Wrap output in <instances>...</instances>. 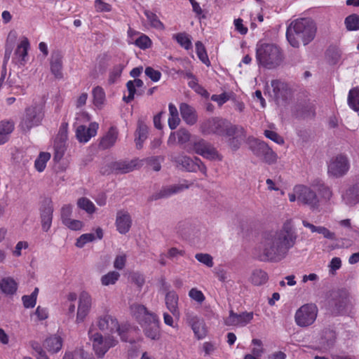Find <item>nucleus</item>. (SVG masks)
<instances>
[{
    "mask_svg": "<svg viewBox=\"0 0 359 359\" xmlns=\"http://www.w3.org/2000/svg\"><path fill=\"white\" fill-rule=\"evenodd\" d=\"M186 318L188 324L191 327L196 338L201 339L205 337L206 332L203 321L193 313H187Z\"/></svg>",
    "mask_w": 359,
    "mask_h": 359,
    "instance_id": "20",
    "label": "nucleus"
},
{
    "mask_svg": "<svg viewBox=\"0 0 359 359\" xmlns=\"http://www.w3.org/2000/svg\"><path fill=\"white\" fill-rule=\"evenodd\" d=\"M124 66L123 65H117L113 67L109 73V82L114 83L121 76Z\"/></svg>",
    "mask_w": 359,
    "mask_h": 359,
    "instance_id": "56",
    "label": "nucleus"
},
{
    "mask_svg": "<svg viewBox=\"0 0 359 359\" xmlns=\"http://www.w3.org/2000/svg\"><path fill=\"white\" fill-rule=\"evenodd\" d=\"M132 222L131 216L128 211L120 210L116 212L115 226L119 233H127L131 228Z\"/></svg>",
    "mask_w": 359,
    "mask_h": 359,
    "instance_id": "19",
    "label": "nucleus"
},
{
    "mask_svg": "<svg viewBox=\"0 0 359 359\" xmlns=\"http://www.w3.org/2000/svg\"><path fill=\"white\" fill-rule=\"evenodd\" d=\"M78 208L85 211L88 215H93L96 212L97 208L95 204L86 197H81L77 200Z\"/></svg>",
    "mask_w": 359,
    "mask_h": 359,
    "instance_id": "36",
    "label": "nucleus"
},
{
    "mask_svg": "<svg viewBox=\"0 0 359 359\" xmlns=\"http://www.w3.org/2000/svg\"><path fill=\"white\" fill-rule=\"evenodd\" d=\"M267 273L262 269H255L250 276V281L255 285H262L268 280Z\"/></svg>",
    "mask_w": 359,
    "mask_h": 359,
    "instance_id": "37",
    "label": "nucleus"
},
{
    "mask_svg": "<svg viewBox=\"0 0 359 359\" xmlns=\"http://www.w3.org/2000/svg\"><path fill=\"white\" fill-rule=\"evenodd\" d=\"M130 280L133 283L141 287L145 282L143 274L139 272H133L130 275Z\"/></svg>",
    "mask_w": 359,
    "mask_h": 359,
    "instance_id": "59",
    "label": "nucleus"
},
{
    "mask_svg": "<svg viewBox=\"0 0 359 359\" xmlns=\"http://www.w3.org/2000/svg\"><path fill=\"white\" fill-rule=\"evenodd\" d=\"M39 115H40V114H26L22 123L23 126L30 128L38 125L40 121V117Z\"/></svg>",
    "mask_w": 359,
    "mask_h": 359,
    "instance_id": "48",
    "label": "nucleus"
},
{
    "mask_svg": "<svg viewBox=\"0 0 359 359\" xmlns=\"http://www.w3.org/2000/svg\"><path fill=\"white\" fill-rule=\"evenodd\" d=\"M339 224L341 226L348 228V231H347L348 235L353 237L355 240H356L359 238V230L356 226H352L351 225L350 219H347L341 220V221H340Z\"/></svg>",
    "mask_w": 359,
    "mask_h": 359,
    "instance_id": "50",
    "label": "nucleus"
},
{
    "mask_svg": "<svg viewBox=\"0 0 359 359\" xmlns=\"http://www.w3.org/2000/svg\"><path fill=\"white\" fill-rule=\"evenodd\" d=\"M346 29L348 31H356L359 29V15L351 14L346 18L344 21Z\"/></svg>",
    "mask_w": 359,
    "mask_h": 359,
    "instance_id": "47",
    "label": "nucleus"
},
{
    "mask_svg": "<svg viewBox=\"0 0 359 359\" xmlns=\"http://www.w3.org/2000/svg\"><path fill=\"white\" fill-rule=\"evenodd\" d=\"M193 149L196 154L210 161H222V156L217 149L204 140L200 139L193 143Z\"/></svg>",
    "mask_w": 359,
    "mask_h": 359,
    "instance_id": "12",
    "label": "nucleus"
},
{
    "mask_svg": "<svg viewBox=\"0 0 359 359\" xmlns=\"http://www.w3.org/2000/svg\"><path fill=\"white\" fill-rule=\"evenodd\" d=\"M342 199L349 206L359 203V183L347 189L342 194Z\"/></svg>",
    "mask_w": 359,
    "mask_h": 359,
    "instance_id": "28",
    "label": "nucleus"
},
{
    "mask_svg": "<svg viewBox=\"0 0 359 359\" xmlns=\"http://www.w3.org/2000/svg\"><path fill=\"white\" fill-rule=\"evenodd\" d=\"M172 38L177 41V42L186 50H189L192 48V43L189 36L184 33H178L174 34Z\"/></svg>",
    "mask_w": 359,
    "mask_h": 359,
    "instance_id": "43",
    "label": "nucleus"
},
{
    "mask_svg": "<svg viewBox=\"0 0 359 359\" xmlns=\"http://www.w3.org/2000/svg\"><path fill=\"white\" fill-rule=\"evenodd\" d=\"M103 238V230L97 227L95 230V233H88L81 235L76 241L75 245L79 248H82L86 244L93 242L96 239L101 240Z\"/></svg>",
    "mask_w": 359,
    "mask_h": 359,
    "instance_id": "24",
    "label": "nucleus"
},
{
    "mask_svg": "<svg viewBox=\"0 0 359 359\" xmlns=\"http://www.w3.org/2000/svg\"><path fill=\"white\" fill-rule=\"evenodd\" d=\"M29 48V42L27 38H23L14 53L13 60L20 65H24L28 60V50Z\"/></svg>",
    "mask_w": 359,
    "mask_h": 359,
    "instance_id": "21",
    "label": "nucleus"
},
{
    "mask_svg": "<svg viewBox=\"0 0 359 359\" xmlns=\"http://www.w3.org/2000/svg\"><path fill=\"white\" fill-rule=\"evenodd\" d=\"M98 128L99 125L96 122L90 123L88 127L80 125L76 129V137L80 143H87L92 137L97 135Z\"/></svg>",
    "mask_w": 359,
    "mask_h": 359,
    "instance_id": "15",
    "label": "nucleus"
},
{
    "mask_svg": "<svg viewBox=\"0 0 359 359\" xmlns=\"http://www.w3.org/2000/svg\"><path fill=\"white\" fill-rule=\"evenodd\" d=\"M196 52L199 60L205 65H210V60L205 48L201 41H198L195 43Z\"/></svg>",
    "mask_w": 359,
    "mask_h": 359,
    "instance_id": "45",
    "label": "nucleus"
},
{
    "mask_svg": "<svg viewBox=\"0 0 359 359\" xmlns=\"http://www.w3.org/2000/svg\"><path fill=\"white\" fill-rule=\"evenodd\" d=\"M143 84V81L139 79H135L134 81H128L126 83L128 95V96H124L123 99L126 102H130L133 100L136 91L135 88L142 87Z\"/></svg>",
    "mask_w": 359,
    "mask_h": 359,
    "instance_id": "38",
    "label": "nucleus"
},
{
    "mask_svg": "<svg viewBox=\"0 0 359 359\" xmlns=\"http://www.w3.org/2000/svg\"><path fill=\"white\" fill-rule=\"evenodd\" d=\"M142 165V161L134 159L130 161H118L113 164V171L117 174H125L132 172Z\"/></svg>",
    "mask_w": 359,
    "mask_h": 359,
    "instance_id": "22",
    "label": "nucleus"
},
{
    "mask_svg": "<svg viewBox=\"0 0 359 359\" xmlns=\"http://www.w3.org/2000/svg\"><path fill=\"white\" fill-rule=\"evenodd\" d=\"M245 131L241 126L229 123L225 128L224 135L229 137L228 144L233 150H238L245 137Z\"/></svg>",
    "mask_w": 359,
    "mask_h": 359,
    "instance_id": "11",
    "label": "nucleus"
},
{
    "mask_svg": "<svg viewBox=\"0 0 359 359\" xmlns=\"http://www.w3.org/2000/svg\"><path fill=\"white\" fill-rule=\"evenodd\" d=\"M14 129V123L10 121H2L0 122V145L8 140L9 135Z\"/></svg>",
    "mask_w": 359,
    "mask_h": 359,
    "instance_id": "35",
    "label": "nucleus"
},
{
    "mask_svg": "<svg viewBox=\"0 0 359 359\" xmlns=\"http://www.w3.org/2000/svg\"><path fill=\"white\" fill-rule=\"evenodd\" d=\"M247 144L252 154L262 162L268 165H273L278 162L279 158L278 154L264 141L249 137Z\"/></svg>",
    "mask_w": 359,
    "mask_h": 359,
    "instance_id": "6",
    "label": "nucleus"
},
{
    "mask_svg": "<svg viewBox=\"0 0 359 359\" xmlns=\"http://www.w3.org/2000/svg\"><path fill=\"white\" fill-rule=\"evenodd\" d=\"M126 255L125 254L118 255L114 262V267L116 269L121 270L125 267L126 262Z\"/></svg>",
    "mask_w": 359,
    "mask_h": 359,
    "instance_id": "58",
    "label": "nucleus"
},
{
    "mask_svg": "<svg viewBox=\"0 0 359 359\" xmlns=\"http://www.w3.org/2000/svg\"><path fill=\"white\" fill-rule=\"evenodd\" d=\"M93 103L97 109H101L105 103V93L100 86H96L93 89Z\"/></svg>",
    "mask_w": 359,
    "mask_h": 359,
    "instance_id": "39",
    "label": "nucleus"
},
{
    "mask_svg": "<svg viewBox=\"0 0 359 359\" xmlns=\"http://www.w3.org/2000/svg\"><path fill=\"white\" fill-rule=\"evenodd\" d=\"M257 64L268 69H275L283 60V54L279 46L274 43H258L256 48Z\"/></svg>",
    "mask_w": 359,
    "mask_h": 359,
    "instance_id": "4",
    "label": "nucleus"
},
{
    "mask_svg": "<svg viewBox=\"0 0 359 359\" xmlns=\"http://www.w3.org/2000/svg\"><path fill=\"white\" fill-rule=\"evenodd\" d=\"M229 122L224 120L209 119L204 121L201 126V131L204 134L216 133L219 135H224L225 128Z\"/></svg>",
    "mask_w": 359,
    "mask_h": 359,
    "instance_id": "16",
    "label": "nucleus"
},
{
    "mask_svg": "<svg viewBox=\"0 0 359 359\" xmlns=\"http://www.w3.org/2000/svg\"><path fill=\"white\" fill-rule=\"evenodd\" d=\"M63 224L72 231H80L84 226L83 221L72 218L65 222Z\"/></svg>",
    "mask_w": 359,
    "mask_h": 359,
    "instance_id": "55",
    "label": "nucleus"
},
{
    "mask_svg": "<svg viewBox=\"0 0 359 359\" xmlns=\"http://www.w3.org/2000/svg\"><path fill=\"white\" fill-rule=\"evenodd\" d=\"M92 297L86 292L83 291L79 297L78 308L76 317V323H83L88 316L92 307Z\"/></svg>",
    "mask_w": 359,
    "mask_h": 359,
    "instance_id": "14",
    "label": "nucleus"
},
{
    "mask_svg": "<svg viewBox=\"0 0 359 359\" xmlns=\"http://www.w3.org/2000/svg\"><path fill=\"white\" fill-rule=\"evenodd\" d=\"M236 30L242 35H245L248 33V29L243 24V20L238 18L234 20L233 22Z\"/></svg>",
    "mask_w": 359,
    "mask_h": 359,
    "instance_id": "64",
    "label": "nucleus"
},
{
    "mask_svg": "<svg viewBox=\"0 0 359 359\" xmlns=\"http://www.w3.org/2000/svg\"><path fill=\"white\" fill-rule=\"evenodd\" d=\"M253 318L252 312H244L237 314L230 311L229 316L224 320V324L227 326L244 327Z\"/></svg>",
    "mask_w": 359,
    "mask_h": 359,
    "instance_id": "18",
    "label": "nucleus"
},
{
    "mask_svg": "<svg viewBox=\"0 0 359 359\" xmlns=\"http://www.w3.org/2000/svg\"><path fill=\"white\" fill-rule=\"evenodd\" d=\"M350 165L347 157L339 154L332 158L328 165V173L335 177H340L348 171Z\"/></svg>",
    "mask_w": 359,
    "mask_h": 359,
    "instance_id": "13",
    "label": "nucleus"
},
{
    "mask_svg": "<svg viewBox=\"0 0 359 359\" xmlns=\"http://www.w3.org/2000/svg\"><path fill=\"white\" fill-rule=\"evenodd\" d=\"M290 202L297 201L299 205H306L311 210H317L320 205L319 198L310 187L304 184H297L291 192L288 193Z\"/></svg>",
    "mask_w": 359,
    "mask_h": 359,
    "instance_id": "5",
    "label": "nucleus"
},
{
    "mask_svg": "<svg viewBox=\"0 0 359 359\" xmlns=\"http://www.w3.org/2000/svg\"><path fill=\"white\" fill-rule=\"evenodd\" d=\"M172 161L176 163L177 167H181L186 171L197 172L199 170L204 175H207V168L198 158L191 159L187 156L178 155L177 156H172Z\"/></svg>",
    "mask_w": 359,
    "mask_h": 359,
    "instance_id": "10",
    "label": "nucleus"
},
{
    "mask_svg": "<svg viewBox=\"0 0 359 359\" xmlns=\"http://www.w3.org/2000/svg\"><path fill=\"white\" fill-rule=\"evenodd\" d=\"M165 306L174 317L179 318L180 312L178 306L179 297L176 292L171 290L167 292L165 298Z\"/></svg>",
    "mask_w": 359,
    "mask_h": 359,
    "instance_id": "23",
    "label": "nucleus"
},
{
    "mask_svg": "<svg viewBox=\"0 0 359 359\" xmlns=\"http://www.w3.org/2000/svg\"><path fill=\"white\" fill-rule=\"evenodd\" d=\"M63 340L62 337L57 334H53L47 337L43 343V346L50 353H56L60 351L62 347Z\"/></svg>",
    "mask_w": 359,
    "mask_h": 359,
    "instance_id": "25",
    "label": "nucleus"
},
{
    "mask_svg": "<svg viewBox=\"0 0 359 359\" xmlns=\"http://www.w3.org/2000/svg\"><path fill=\"white\" fill-rule=\"evenodd\" d=\"M189 297L193 301L201 304L205 299L204 294L196 287L191 288L189 292Z\"/></svg>",
    "mask_w": 359,
    "mask_h": 359,
    "instance_id": "51",
    "label": "nucleus"
},
{
    "mask_svg": "<svg viewBox=\"0 0 359 359\" xmlns=\"http://www.w3.org/2000/svg\"><path fill=\"white\" fill-rule=\"evenodd\" d=\"M145 74L153 81L157 82L161 78V73L158 70H156L151 67L145 69Z\"/></svg>",
    "mask_w": 359,
    "mask_h": 359,
    "instance_id": "57",
    "label": "nucleus"
},
{
    "mask_svg": "<svg viewBox=\"0 0 359 359\" xmlns=\"http://www.w3.org/2000/svg\"><path fill=\"white\" fill-rule=\"evenodd\" d=\"M318 308L313 304H306L299 308L294 315L296 324L299 327L312 325L318 316Z\"/></svg>",
    "mask_w": 359,
    "mask_h": 359,
    "instance_id": "9",
    "label": "nucleus"
},
{
    "mask_svg": "<svg viewBox=\"0 0 359 359\" xmlns=\"http://www.w3.org/2000/svg\"><path fill=\"white\" fill-rule=\"evenodd\" d=\"M50 71L56 79H61L63 77L62 57L59 53L51 56Z\"/></svg>",
    "mask_w": 359,
    "mask_h": 359,
    "instance_id": "31",
    "label": "nucleus"
},
{
    "mask_svg": "<svg viewBox=\"0 0 359 359\" xmlns=\"http://www.w3.org/2000/svg\"><path fill=\"white\" fill-rule=\"evenodd\" d=\"M39 294V288L35 287L30 295H24L22 297L23 305L25 308H34L36 304V299Z\"/></svg>",
    "mask_w": 359,
    "mask_h": 359,
    "instance_id": "46",
    "label": "nucleus"
},
{
    "mask_svg": "<svg viewBox=\"0 0 359 359\" xmlns=\"http://www.w3.org/2000/svg\"><path fill=\"white\" fill-rule=\"evenodd\" d=\"M264 353L262 341L259 339H252L250 343V353H247L243 359H259Z\"/></svg>",
    "mask_w": 359,
    "mask_h": 359,
    "instance_id": "27",
    "label": "nucleus"
},
{
    "mask_svg": "<svg viewBox=\"0 0 359 359\" xmlns=\"http://www.w3.org/2000/svg\"><path fill=\"white\" fill-rule=\"evenodd\" d=\"M195 258L199 262L203 264L208 267H212L214 265L212 257L207 253H197Z\"/></svg>",
    "mask_w": 359,
    "mask_h": 359,
    "instance_id": "54",
    "label": "nucleus"
},
{
    "mask_svg": "<svg viewBox=\"0 0 359 359\" xmlns=\"http://www.w3.org/2000/svg\"><path fill=\"white\" fill-rule=\"evenodd\" d=\"M118 137V130L114 127H111L109 131L100 140V146L103 149H108L114 145Z\"/></svg>",
    "mask_w": 359,
    "mask_h": 359,
    "instance_id": "32",
    "label": "nucleus"
},
{
    "mask_svg": "<svg viewBox=\"0 0 359 359\" xmlns=\"http://www.w3.org/2000/svg\"><path fill=\"white\" fill-rule=\"evenodd\" d=\"M341 266V261L339 257H334L330 261L328 267L329 271L331 274H334L335 271L339 269Z\"/></svg>",
    "mask_w": 359,
    "mask_h": 359,
    "instance_id": "61",
    "label": "nucleus"
},
{
    "mask_svg": "<svg viewBox=\"0 0 359 359\" xmlns=\"http://www.w3.org/2000/svg\"><path fill=\"white\" fill-rule=\"evenodd\" d=\"M88 337L92 342L93 351L98 358H102L110 348L117 344V341L112 336L104 338L100 333L95 332L93 325L89 328Z\"/></svg>",
    "mask_w": 359,
    "mask_h": 359,
    "instance_id": "7",
    "label": "nucleus"
},
{
    "mask_svg": "<svg viewBox=\"0 0 359 359\" xmlns=\"http://www.w3.org/2000/svg\"><path fill=\"white\" fill-rule=\"evenodd\" d=\"M0 288L4 294H13L17 291L18 283L11 277H5L0 280Z\"/></svg>",
    "mask_w": 359,
    "mask_h": 359,
    "instance_id": "34",
    "label": "nucleus"
},
{
    "mask_svg": "<svg viewBox=\"0 0 359 359\" xmlns=\"http://www.w3.org/2000/svg\"><path fill=\"white\" fill-rule=\"evenodd\" d=\"M98 328L103 332H108L111 334L118 332L123 341H128L126 333L128 328L126 325H119L116 318L109 314L100 316L97 322Z\"/></svg>",
    "mask_w": 359,
    "mask_h": 359,
    "instance_id": "8",
    "label": "nucleus"
},
{
    "mask_svg": "<svg viewBox=\"0 0 359 359\" xmlns=\"http://www.w3.org/2000/svg\"><path fill=\"white\" fill-rule=\"evenodd\" d=\"M144 13L151 27L160 30L164 29L163 24L155 13L148 10H145Z\"/></svg>",
    "mask_w": 359,
    "mask_h": 359,
    "instance_id": "44",
    "label": "nucleus"
},
{
    "mask_svg": "<svg viewBox=\"0 0 359 359\" xmlns=\"http://www.w3.org/2000/svg\"><path fill=\"white\" fill-rule=\"evenodd\" d=\"M297 235L291 219L286 220L279 229L264 231L257 250L264 261L279 262L295 244Z\"/></svg>",
    "mask_w": 359,
    "mask_h": 359,
    "instance_id": "1",
    "label": "nucleus"
},
{
    "mask_svg": "<svg viewBox=\"0 0 359 359\" xmlns=\"http://www.w3.org/2000/svg\"><path fill=\"white\" fill-rule=\"evenodd\" d=\"M348 104L351 109L358 111H359V88L355 87L351 89L348 92Z\"/></svg>",
    "mask_w": 359,
    "mask_h": 359,
    "instance_id": "40",
    "label": "nucleus"
},
{
    "mask_svg": "<svg viewBox=\"0 0 359 359\" xmlns=\"http://www.w3.org/2000/svg\"><path fill=\"white\" fill-rule=\"evenodd\" d=\"M317 25L311 18H299L292 21L287 27L286 37L289 43L298 48L300 41L304 46L310 43L316 37Z\"/></svg>",
    "mask_w": 359,
    "mask_h": 359,
    "instance_id": "2",
    "label": "nucleus"
},
{
    "mask_svg": "<svg viewBox=\"0 0 359 359\" xmlns=\"http://www.w3.org/2000/svg\"><path fill=\"white\" fill-rule=\"evenodd\" d=\"M95 8L97 12H109L111 10V5L102 0H95Z\"/></svg>",
    "mask_w": 359,
    "mask_h": 359,
    "instance_id": "60",
    "label": "nucleus"
},
{
    "mask_svg": "<svg viewBox=\"0 0 359 359\" xmlns=\"http://www.w3.org/2000/svg\"><path fill=\"white\" fill-rule=\"evenodd\" d=\"M68 138V123L62 122L60 125L55 144V159L60 160L65 152V142Z\"/></svg>",
    "mask_w": 359,
    "mask_h": 359,
    "instance_id": "17",
    "label": "nucleus"
},
{
    "mask_svg": "<svg viewBox=\"0 0 359 359\" xmlns=\"http://www.w3.org/2000/svg\"><path fill=\"white\" fill-rule=\"evenodd\" d=\"M73 205L71 204L64 205L60 210V217L62 224L72 218Z\"/></svg>",
    "mask_w": 359,
    "mask_h": 359,
    "instance_id": "53",
    "label": "nucleus"
},
{
    "mask_svg": "<svg viewBox=\"0 0 359 359\" xmlns=\"http://www.w3.org/2000/svg\"><path fill=\"white\" fill-rule=\"evenodd\" d=\"M120 278V273L117 271H112L103 275L100 281L103 286H108L110 285H114Z\"/></svg>",
    "mask_w": 359,
    "mask_h": 359,
    "instance_id": "42",
    "label": "nucleus"
},
{
    "mask_svg": "<svg viewBox=\"0 0 359 359\" xmlns=\"http://www.w3.org/2000/svg\"><path fill=\"white\" fill-rule=\"evenodd\" d=\"M148 134V128L146 124L143 122L140 121L138 123L137 129L135 133V142L136 144V147L139 149H142L143 147L144 142L147 138Z\"/></svg>",
    "mask_w": 359,
    "mask_h": 359,
    "instance_id": "33",
    "label": "nucleus"
},
{
    "mask_svg": "<svg viewBox=\"0 0 359 359\" xmlns=\"http://www.w3.org/2000/svg\"><path fill=\"white\" fill-rule=\"evenodd\" d=\"M128 42L133 43L131 41H129ZM133 43L136 46L142 50L147 49L152 45V41L150 38L144 34H141Z\"/></svg>",
    "mask_w": 359,
    "mask_h": 359,
    "instance_id": "49",
    "label": "nucleus"
},
{
    "mask_svg": "<svg viewBox=\"0 0 359 359\" xmlns=\"http://www.w3.org/2000/svg\"><path fill=\"white\" fill-rule=\"evenodd\" d=\"M133 316L144 329L145 335L151 339H158L160 337L159 320L157 316L149 312L146 307L134 304L130 307Z\"/></svg>",
    "mask_w": 359,
    "mask_h": 359,
    "instance_id": "3",
    "label": "nucleus"
},
{
    "mask_svg": "<svg viewBox=\"0 0 359 359\" xmlns=\"http://www.w3.org/2000/svg\"><path fill=\"white\" fill-rule=\"evenodd\" d=\"M177 142L185 144L190 140V134L185 130H180L177 132Z\"/></svg>",
    "mask_w": 359,
    "mask_h": 359,
    "instance_id": "63",
    "label": "nucleus"
},
{
    "mask_svg": "<svg viewBox=\"0 0 359 359\" xmlns=\"http://www.w3.org/2000/svg\"><path fill=\"white\" fill-rule=\"evenodd\" d=\"M29 244L27 241H19L13 251V255L15 257H20L22 255V250L28 248Z\"/></svg>",
    "mask_w": 359,
    "mask_h": 359,
    "instance_id": "62",
    "label": "nucleus"
},
{
    "mask_svg": "<svg viewBox=\"0 0 359 359\" xmlns=\"http://www.w3.org/2000/svg\"><path fill=\"white\" fill-rule=\"evenodd\" d=\"M50 156L51 155L49 152H40L34 161L35 169L39 172H43L45 170L46 163L50 160Z\"/></svg>",
    "mask_w": 359,
    "mask_h": 359,
    "instance_id": "41",
    "label": "nucleus"
},
{
    "mask_svg": "<svg viewBox=\"0 0 359 359\" xmlns=\"http://www.w3.org/2000/svg\"><path fill=\"white\" fill-rule=\"evenodd\" d=\"M273 96L277 100H284L290 95V90L287 84L278 80L271 81Z\"/></svg>",
    "mask_w": 359,
    "mask_h": 359,
    "instance_id": "29",
    "label": "nucleus"
},
{
    "mask_svg": "<svg viewBox=\"0 0 359 359\" xmlns=\"http://www.w3.org/2000/svg\"><path fill=\"white\" fill-rule=\"evenodd\" d=\"M53 208L51 202H48L41 211V222L42 229L47 232L52 224Z\"/></svg>",
    "mask_w": 359,
    "mask_h": 359,
    "instance_id": "26",
    "label": "nucleus"
},
{
    "mask_svg": "<svg viewBox=\"0 0 359 359\" xmlns=\"http://www.w3.org/2000/svg\"><path fill=\"white\" fill-rule=\"evenodd\" d=\"M188 188V185L184 186V184H172L164 187L156 194L155 199L170 197Z\"/></svg>",
    "mask_w": 359,
    "mask_h": 359,
    "instance_id": "30",
    "label": "nucleus"
},
{
    "mask_svg": "<svg viewBox=\"0 0 359 359\" xmlns=\"http://www.w3.org/2000/svg\"><path fill=\"white\" fill-rule=\"evenodd\" d=\"M264 135L266 138L271 140L277 144L283 145L285 143L283 137L278 135L276 131L265 130L264 131Z\"/></svg>",
    "mask_w": 359,
    "mask_h": 359,
    "instance_id": "52",
    "label": "nucleus"
}]
</instances>
